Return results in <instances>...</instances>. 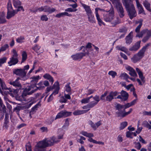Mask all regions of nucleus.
<instances>
[{
	"instance_id": "54",
	"label": "nucleus",
	"mask_w": 151,
	"mask_h": 151,
	"mask_svg": "<svg viewBox=\"0 0 151 151\" xmlns=\"http://www.w3.org/2000/svg\"><path fill=\"white\" fill-rule=\"evenodd\" d=\"M8 11L12 10V4L11 1L9 0L7 3Z\"/></svg>"
},
{
	"instance_id": "34",
	"label": "nucleus",
	"mask_w": 151,
	"mask_h": 151,
	"mask_svg": "<svg viewBox=\"0 0 151 151\" xmlns=\"http://www.w3.org/2000/svg\"><path fill=\"white\" fill-rule=\"evenodd\" d=\"M136 69L137 72L138 74L139 77L141 78L142 81H143L144 79V78L143 76L142 72L138 68H136Z\"/></svg>"
},
{
	"instance_id": "55",
	"label": "nucleus",
	"mask_w": 151,
	"mask_h": 151,
	"mask_svg": "<svg viewBox=\"0 0 151 151\" xmlns=\"http://www.w3.org/2000/svg\"><path fill=\"white\" fill-rule=\"evenodd\" d=\"M77 10V9H73L71 8H69L67 9H66L65 10V12H75Z\"/></svg>"
},
{
	"instance_id": "37",
	"label": "nucleus",
	"mask_w": 151,
	"mask_h": 151,
	"mask_svg": "<svg viewBox=\"0 0 151 151\" xmlns=\"http://www.w3.org/2000/svg\"><path fill=\"white\" fill-rule=\"evenodd\" d=\"M22 62H24L26 60L27 58V54L26 52L25 51H23L22 52Z\"/></svg>"
},
{
	"instance_id": "6",
	"label": "nucleus",
	"mask_w": 151,
	"mask_h": 151,
	"mask_svg": "<svg viewBox=\"0 0 151 151\" xmlns=\"http://www.w3.org/2000/svg\"><path fill=\"white\" fill-rule=\"evenodd\" d=\"M150 45V44L148 43L143 47L137 54L134 55L131 58V61L134 63L139 61L144 57L145 52Z\"/></svg>"
},
{
	"instance_id": "24",
	"label": "nucleus",
	"mask_w": 151,
	"mask_h": 151,
	"mask_svg": "<svg viewBox=\"0 0 151 151\" xmlns=\"http://www.w3.org/2000/svg\"><path fill=\"white\" fill-rule=\"evenodd\" d=\"M140 42L141 41L137 42L132 47L129 48V50L131 51H136L137 50L140 48Z\"/></svg>"
},
{
	"instance_id": "26",
	"label": "nucleus",
	"mask_w": 151,
	"mask_h": 151,
	"mask_svg": "<svg viewBox=\"0 0 151 151\" xmlns=\"http://www.w3.org/2000/svg\"><path fill=\"white\" fill-rule=\"evenodd\" d=\"M1 111L3 113L6 112V108L3 104L2 100L0 97V112Z\"/></svg>"
},
{
	"instance_id": "46",
	"label": "nucleus",
	"mask_w": 151,
	"mask_h": 151,
	"mask_svg": "<svg viewBox=\"0 0 151 151\" xmlns=\"http://www.w3.org/2000/svg\"><path fill=\"white\" fill-rule=\"evenodd\" d=\"M13 4L14 7L16 8L19 7L21 4V2L18 0H17L16 1H14V2H13Z\"/></svg>"
},
{
	"instance_id": "44",
	"label": "nucleus",
	"mask_w": 151,
	"mask_h": 151,
	"mask_svg": "<svg viewBox=\"0 0 151 151\" xmlns=\"http://www.w3.org/2000/svg\"><path fill=\"white\" fill-rule=\"evenodd\" d=\"M65 90L68 93H70L71 91V88L68 84H67L65 86Z\"/></svg>"
},
{
	"instance_id": "58",
	"label": "nucleus",
	"mask_w": 151,
	"mask_h": 151,
	"mask_svg": "<svg viewBox=\"0 0 151 151\" xmlns=\"http://www.w3.org/2000/svg\"><path fill=\"white\" fill-rule=\"evenodd\" d=\"M144 35H145L144 30L142 31L140 33H138L136 35V37H142Z\"/></svg>"
},
{
	"instance_id": "10",
	"label": "nucleus",
	"mask_w": 151,
	"mask_h": 151,
	"mask_svg": "<svg viewBox=\"0 0 151 151\" xmlns=\"http://www.w3.org/2000/svg\"><path fill=\"white\" fill-rule=\"evenodd\" d=\"M115 5L120 17H123L124 16V10L119 0H110Z\"/></svg>"
},
{
	"instance_id": "43",
	"label": "nucleus",
	"mask_w": 151,
	"mask_h": 151,
	"mask_svg": "<svg viewBox=\"0 0 151 151\" xmlns=\"http://www.w3.org/2000/svg\"><path fill=\"white\" fill-rule=\"evenodd\" d=\"M91 108H92V107L91 106L90 104H88L86 105L83 106L82 107V108L83 109H86V110H82V111H86V113Z\"/></svg>"
},
{
	"instance_id": "5",
	"label": "nucleus",
	"mask_w": 151,
	"mask_h": 151,
	"mask_svg": "<svg viewBox=\"0 0 151 151\" xmlns=\"http://www.w3.org/2000/svg\"><path fill=\"white\" fill-rule=\"evenodd\" d=\"M37 85V86L35 85H33L27 87L24 89V94L25 95H29L34 92L36 90L37 88L39 89H41L45 87L43 82L42 81L40 82Z\"/></svg>"
},
{
	"instance_id": "57",
	"label": "nucleus",
	"mask_w": 151,
	"mask_h": 151,
	"mask_svg": "<svg viewBox=\"0 0 151 151\" xmlns=\"http://www.w3.org/2000/svg\"><path fill=\"white\" fill-rule=\"evenodd\" d=\"M40 48V47L37 45H35L33 47L32 49L34 51H36L38 50Z\"/></svg>"
},
{
	"instance_id": "39",
	"label": "nucleus",
	"mask_w": 151,
	"mask_h": 151,
	"mask_svg": "<svg viewBox=\"0 0 151 151\" xmlns=\"http://www.w3.org/2000/svg\"><path fill=\"white\" fill-rule=\"evenodd\" d=\"M119 77L122 79L127 80L128 78V76L126 73L124 72L120 74Z\"/></svg>"
},
{
	"instance_id": "36",
	"label": "nucleus",
	"mask_w": 151,
	"mask_h": 151,
	"mask_svg": "<svg viewBox=\"0 0 151 151\" xmlns=\"http://www.w3.org/2000/svg\"><path fill=\"white\" fill-rule=\"evenodd\" d=\"M116 48L117 49L121 50L125 53H127L128 50L126 47L122 46H116Z\"/></svg>"
},
{
	"instance_id": "35",
	"label": "nucleus",
	"mask_w": 151,
	"mask_h": 151,
	"mask_svg": "<svg viewBox=\"0 0 151 151\" xmlns=\"http://www.w3.org/2000/svg\"><path fill=\"white\" fill-rule=\"evenodd\" d=\"M86 111L82 110H77L75 111L73 113L74 115H78L83 114L86 113Z\"/></svg>"
},
{
	"instance_id": "48",
	"label": "nucleus",
	"mask_w": 151,
	"mask_h": 151,
	"mask_svg": "<svg viewBox=\"0 0 151 151\" xmlns=\"http://www.w3.org/2000/svg\"><path fill=\"white\" fill-rule=\"evenodd\" d=\"M108 74L111 76L113 78H114L117 75V73L115 71L111 70L108 72Z\"/></svg>"
},
{
	"instance_id": "29",
	"label": "nucleus",
	"mask_w": 151,
	"mask_h": 151,
	"mask_svg": "<svg viewBox=\"0 0 151 151\" xmlns=\"http://www.w3.org/2000/svg\"><path fill=\"white\" fill-rule=\"evenodd\" d=\"M80 134L85 136L89 138L91 137L94 136V135L93 133H88L87 132L84 131H81Z\"/></svg>"
},
{
	"instance_id": "61",
	"label": "nucleus",
	"mask_w": 151,
	"mask_h": 151,
	"mask_svg": "<svg viewBox=\"0 0 151 151\" xmlns=\"http://www.w3.org/2000/svg\"><path fill=\"white\" fill-rule=\"evenodd\" d=\"M64 16V12L56 14L55 15V17L58 18H60L61 17H63Z\"/></svg>"
},
{
	"instance_id": "28",
	"label": "nucleus",
	"mask_w": 151,
	"mask_h": 151,
	"mask_svg": "<svg viewBox=\"0 0 151 151\" xmlns=\"http://www.w3.org/2000/svg\"><path fill=\"white\" fill-rule=\"evenodd\" d=\"M43 77L45 79L48 80L52 84L53 83L54 81L53 78L49 74H45L43 75Z\"/></svg>"
},
{
	"instance_id": "18",
	"label": "nucleus",
	"mask_w": 151,
	"mask_h": 151,
	"mask_svg": "<svg viewBox=\"0 0 151 151\" xmlns=\"http://www.w3.org/2000/svg\"><path fill=\"white\" fill-rule=\"evenodd\" d=\"M71 93H69L66 94L65 93L64 94V96H62L60 97L59 100V102L62 103H65L67 102V100L71 99L70 95Z\"/></svg>"
},
{
	"instance_id": "17",
	"label": "nucleus",
	"mask_w": 151,
	"mask_h": 151,
	"mask_svg": "<svg viewBox=\"0 0 151 151\" xmlns=\"http://www.w3.org/2000/svg\"><path fill=\"white\" fill-rule=\"evenodd\" d=\"M144 32L145 36L143 39L142 41L144 42H145L151 37V29L150 30L145 29L144 30Z\"/></svg>"
},
{
	"instance_id": "51",
	"label": "nucleus",
	"mask_w": 151,
	"mask_h": 151,
	"mask_svg": "<svg viewBox=\"0 0 151 151\" xmlns=\"http://www.w3.org/2000/svg\"><path fill=\"white\" fill-rule=\"evenodd\" d=\"M25 148L26 151H32L31 145L29 143L26 145Z\"/></svg>"
},
{
	"instance_id": "41",
	"label": "nucleus",
	"mask_w": 151,
	"mask_h": 151,
	"mask_svg": "<svg viewBox=\"0 0 151 151\" xmlns=\"http://www.w3.org/2000/svg\"><path fill=\"white\" fill-rule=\"evenodd\" d=\"M25 38L23 36H20L16 39V42L18 43H22L24 42Z\"/></svg>"
},
{
	"instance_id": "31",
	"label": "nucleus",
	"mask_w": 151,
	"mask_h": 151,
	"mask_svg": "<svg viewBox=\"0 0 151 151\" xmlns=\"http://www.w3.org/2000/svg\"><path fill=\"white\" fill-rule=\"evenodd\" d=\"M92 97V96L91 95L89 97L85 98L81 100V103L82 104H86L88 103H89L90 101V99H91V98Z\"/></svg>"
},
{
	"instance_id": "45",
	"label": "nucleus",
	"mask_w": 151,
	"mask_h": 151,
	"mask_svg": "<svg viewBox=\"0 0 151 151\" xmlns=\"http://www.w3.org/2000/svg\"><path fill=\"white\" fill-rule=\"evenodd\" d=\"M108 92L107 91H106L104 93L102 94L100 97V99L104 101H106V97Z\"/></svg>"
},
{
	"instance_id": "2",
	"label": "nucleus",
	"mask_w": 151,
	"mask_h": 151,
	"mask_svg": "<svg viewBox=\"0 0 151 151\" xmlns=\"http://www.w3.org/2000/svg\"><path fill=\"white\" fill-rule=\"evenodd\" d=\"M54 137L45 138L38 142L34 149L35 151H46L47 147L52 145L55 142L58 141Z\"/></svg>"
},
{
	"instance_id": "62",
	"label": "nucleus",
	"mask_w": 151,
	"mask_h": 151,
	"mask_svg": "<svg viewBox=\"0 0 151 151\" xmlns=\"http://www.w3.org/2000/svg\"><path fill=\"white\" fill-rule=\"evenodd\" d=\"M117 139L119 142H122L123 140L122 135L121 134L119 135L117 137Z\"/></svg>"
},
{
	"instance_id": "25",
	"label": "nucleus",
	"mask_w": 151,
	"mask_h": 151,
	"mask_svg": "<svg viewBox=\"0 0 151 151\" xmlns=\"http://www.w3.org/2000/svg\"><path fill=\"white\" fill-rule=\"evenodd\" d=\"M28 104L26 106L27 108H29L34 103L36 102V99L33 97H31L28 99Z\"/></svg>"
},
{
	"instance_id": "38",
	"label": "nucleus",
	"mask_w": 151,
	"mask_h": 151,
	"mask_svg": "<svg viewBox=\"0 0 151 151\" xmlns=\"http://www.w3.org/2000/svg\"><path fill=\"white\" fill-rule=\"evenodd\" d=\"M7 58L5 57L0 58V67L2 66L3 64L6 62Z\"/></svg>"
},
{
	"instance_id": "12",
	"label": "nucleus",
	"mask_w": 151,
	"mask_h": 151,
	"mask_svg": "<svg viewBox=\"0 0 151 151\" xmlns=\"http://www.w3.org/2000/svg\"><path fill=\"white\" fill-rule=\"evenodd\" d=\"M72 112H69L66 110L62 111L59 113L56 116L55 119H60L63 117H66L71 115Z\"/></svg>"
},
{
	"instance_id": "4",
	"label": "nucleus",
	"mask_w": 151,
	"mask_h": 151,
	"mask_svg": "<svg viewBox=\"0 0 151 151\" xmlns=\"http://www.w3.org/2000/svg\"><path fill=\"white\" fill-rule=\"evenodd\" d=\"M122 3L128 12L131 19L135 17L137 15L135 8L131 0H122Z\"/></svg>"
},
{
	"instance_id": "59",
	"label": "nucleus",
	"mask_w": 151,
	"mask_h": 151,
	"mask_svg": "<svg viewBox=\"0 0 151 151\" xmlns=\"http://www.w3.org/2000/svg\"><path fill=\"white\" fill-rule=\"evenodd\" d=\"M110 93L112 96V97H113V98H114V97L116 96L119 93V92H118L116 91H111Z\"/></svg>"
},
{
	"instance_id": "47",
	"label": "nucleus",
	"mask_w": 151,
	"mask_h": 151,
	"mask_svg": "<svg viewBox=\"0 0 151 151\" xmlns=\"http://www.w3.org/2000/svg\"><path fill=\"white\" fill-rule=\"evenodd\" d=\"M106 96V101H110L114 98L112 97V96L110 93H109V94L108 95Z\"/></svg>"
},
{
	"instance_id": "23",
	"label": "nucleus",
	"mask_w": 151,
	"mask_h": 151,
	"mask_svg": "<svg viewBox=\"0 0 151 151\" xmlns=\"http://www.w3.org/2000/svg\"><path fill=\"white\" fill-rule=\"evenodd\" d=\"M18 12L17 10H10L8 11L6 18L9 19L12 17L14 16Z\"/></svg>"
},
{
	"instance_id": "40",
	"label": "nucleus",
	"mask_w": 151,
	"mask_h": 151,
	"mask_svg": "<svg viewBox=\"0 0 151 151\" xmlns=\"http://www.w3.org/2000/svg\"><path fill=\"white\" fill-rule=\"evenodd\" d=\"M39 105V104H37L32 108L29 114V116H30L31 118L32 117L31 113L37 110V109L38 108Z\"/></svg>"
},
{
	"instance_id": "11",
	"label": "nucleus",
	"mask_w": 151,
	"mask_h": 151,
	"mask_svg": "<svg viewBox=\"0 0 151 151\" xmlns=\"http://www.w3.org/2000/svg\"><path fill=\"white\" fill-rule=\"evenodd\" d=\"M100 101V98L98 95H96L94 96H92V97L90 99V101L88 104L92 108L96 105Z\"/></svg>"
},
{
	"instance_id": "13",
	"label": "nucleus",
	"mask_w": 151,
	"mask_h": 151,
	"mask_svg": "<svg viewBox=\"0 0 151 151\" xmlns=\"http://www.w3.org/2000/svg\"><path fill=\"white\" fill-rule=\"evenodd\" d=\"M121 95L118 96L117 97L114 99H120L122 101H125L128 99L129 95L125 91L122 90L120 93Z\"/></svg>"
},
{
	"instance_id": "1",
	"label": "nucleus",
	"mask_w": 151,
	"mask_h": 151,
	"mask_svg": "<svg viewBox=\"0 0 151 151\" xmlns=\"http://www.w3.org/2000/svg\"><path fill=\"white\" fill-rule=\"evenodd\" d=\"M29 65H26L24 67L23 69H17L13 70L14 73L18 75L19 77L17 78L14 81H10L9 82L10 84L14 86L19 88L21 89L22 88V86L19 81V79L25 80L26 79V75L27 70L29 68Z\"/></svg>"
},
{
	"instance_id": "42",
	"label": "nucleus",
	"mask_w": 151,
	"mask_h": 151,
	"mask_svg": "<svg viewBox=\"0 0 151 151\" xmlns=\"http://www.w3.org/2000/svg\"><path fill=\"white\" fill-rule=\"evenodd\" d=\"M127 125V122H124L121 123L120 124L119 129L121 130L124 129Z\"/></svg>"
},
{
	"instance_id": "14",
	"label": "nucleus",
	"mask_w": 151,
	"mask_h": 151,
	"mask_svg": "<svg viewBox=\"0 0 151 151\" xmlns=\"http://www.w3.org/2000/svg\"><path fill=\"white\" fill-rule=\"evenodd\" d=\"M125 68L127 70L129 71V74L131 76L136 77L137 76L135 70L132 67L126 65H125Z\"/></svg>"
},
{
	"instance_id": "63",
	"label": "nucleus",
	"mask_w": 151,
	"mask_h": 151,
	"mask_svg": "<svg viewBox=\"0 0 151 151\" xmlns=\"http://www.w3.org/2000/svg\"><path fill=\"white\" fill-rule=\"evenodd\" d=\"M9 47V45L7 44H6L2 46L1 48L2 49V51H4L6 50Z\"/></svg>"
},
{
	"instance_id": "22",
	"label": "nucleus",
	"mask_w": 151,
	"mask_h": 151,
	"mask_svg": "<svg viewBox=\"0 0 151 151\" xmlns=\"http://www.w3.org/2000/svg\"><path fill=\"white\" fill-rule=\"evenodd\" d=\"M133 32H131L125 38L126 42L127 44L129 45L132 42Z\"/></svg>"
},
{
	"instance_id": "8",
	"label": "nucleus",
	"mask_w": 151,
	"mask_h": 151,
	"mask_svg": "<svg viewBox=\"0 0 151 151\" xmlns=\"http://www.w3.org/2000/svg\"><path fill=\"white\" fill-rule=\"evenodd\" d=\"M124 106L118 104L116 106V110H118L116 113L119 116L124 117L130 114L132 111V109H130L128 111L126 112L125 109H123Z\"/></svg>"
},
{
	"instance_id": "60",
	"label": "nucleus",
	"mask_w": 151,
	"mask_h": 151,
	"mask_svg": "<svg viewBox=\"0 0 151 151\" xmlns=\"http://www.w3.org/2000/svg\"><path fill=\"white\" fill-rule=\"evenodd\" d=\"M40 130L42 132H47L48 131L47 127H44L40 128Z\"/></svg>"
},
{
	"instance_id": "52",
	"label": "nucleus",
	"mask_w": 151,
	"mask_h": 151,
	"mask_svg": "<svg viewBox=\"0 0 151 151\" xmlns=\"http://www.w3.org/2000/svg\"><path fill=\"white\" fill-rule=\"evenodd\" d=\"M95 91V90L94 89H89L87 90V93L86 95L87 96L89 95L94 92Z\"/></svg>"
},
{
	"instance_id": "33",
	"label": "nucleus",
	"mask_w": 151,
	"mask_h": 151,
	"mask_svg": "<svg viewBox=\"0 0 151 151\" xmlns=\"http://www.w3.org/2000/svg\"><path fill=\"white\" fill-rule=\"evenodd\" d=\"M11 57L18 58V54L17 52L15 49H13L11 51Z\"/></svg>"
},
{
	"instance_id": "3",
	"label": "nucleus",
	"mask_w": 151,
	"mask_h": 151,
	"mask_svg": "<svg viewBox=\"0 0 151 151\" xmlns=\"http://www.w3.org/2000/svg\"><path fill=\"white\" fill-rule=\"evenodd\" d=\"M104 19L105 22H110L113 27L115 26L120 22L119 18L114 16V12L112 10L107 14L104 15Z\"/></svg>"
},
{
	"instance_id": "7",
	"label": "nucleus",
	"mask_w": 151,
	"mask_h": 151,
	"mask_svg": "<svg viewBox=\"0 0 151 151\" xmlns=\"http://www.w3.org/2000/svg\"><path fill=\"white\" fill-rule=\"evenodd\" d=\"M81 5L86 12L88 21L91 23H95L96 20L90 7L83 3H81Z\"/></svg>"
},
{
	"instance_id": "19",
	"label": "nucleus",
	"mask_w": 151,
	"mask_h": 151,
	"mask_svg": "<svg viewBox=\"0 0 151 151\" xmlns=\"http://www.w3.org/2000/svg\"><path fill=\"white\" fill-rule=\"evenodd\" d=\"M52 89H55L52 93V95H55L58 93V91L60 89L59 84L58 81L55 82L52 86Z\"/></svg>"
},
{
	"instance_id": "56",
	"label": "nucleus",
	"mask_w": 151,
	"mask_h": 151,
	"mask_svg": "<svg viewBox=\"0 0 151 151\" xmlns=\"http://www.w3.org/2000/svg\"><path fill=\"white\" fill-rule=\"evenodd\" d=\"M41 20L43 21H47L48 20V18L46 15H44L41 16Z\"/></svg>"
},
{
	"instance_id": "15",
	"label": "nucleus",
	"mask_w": 151,
	"mask_h": 151,
	"mask_svg": "<svg viewBox=\"0 0 151 151\" xmlns=\"http://www.w3.org/2000/svg\"><path fill=\"white\" fill-rule=\"evenodd\" d=\"M135 1L136 2L137 6L138 9V14H142L144 15H145V13L142 4L140 3L139 1L138 0H135Z\"/></svg>"
},
{
	"instance_id": "27",
	"label": "nucleus",
	"mask_w": 151,
	"mask_h": 151,
	"mask_svg": "<svg viewBox=\"0 0 151 151\" xmlns=\"http://www.w3.org/2000/svg\"><path fill=\"white\" fill-rule=\"evenodd\" d=\"M143 20L142 19H139L138 21H137L136 22V24L139 23V24L136 27L135 29V32H139L140 31V28L142 24Z\"/></svg>"
},
{
	"instance_id": "16",
	"label": "nucleus",
	"mask_w": 151,
	"mask_h": 151,
	"mask_svg": "<svg viewBox=\"0 0 151 151\" xmlns=\"http://www.w3.org/2000/svg\"><path fill=\"white\" fill-rule=\"evenodd\" d=\"M88 54V52H85V53L81 52L72 55L71 57L73 60H76L81 59L86 54Z\"/></svg>"
},
{
	"instance_id": "21",
	"label": "nucleus",
	"mask_w": 151,
	"mask_h": 151,
	"mask_svg": "<svg viewBox=\"0 0 151 151\" xmlns=\"http://www.w3.org/2000/svg\"><path fill=\"white\" fill-rule=\"evenodd\" d=\"M18 62V58H14L11 57L9 58V60L8 62V63L9 66L15 65Z\"/></svg>"
},
{
	"instance_id": "30",
	"label": "nucleus",
	"mask_w": 151,
	"mask_h": 151,
	"mask_svg": "<svg viewBox=\"0 0 151 151\" xmlns=\"http://www.w3.org/2000/svg\"><path fill=\"white\" fill-rule=\"evenodd\" d=\"M143 4L145 8L148 11H151L150 4L147 1L145 0L143 2Z\"/></svg>"
},
{
	"instance_id": "32",
	"label": "nucleus",
	"mask_w": 151,
	"mask_h": 151,
	"mask_svg": "<svg viewBox=\"0 0 151 151\" xmlns=\"http://www.w3.org/2000/svg\"><path fill=\"white\" fill-rule=\"evenodd\" d=\"M96 19L98 21V24L99 25L101 26L102 24L104 25H105L104 23L103 22V21L100 18L99 15V14H97V13L96 15Z\"/></svg>"
},
{
	"instance_id": "9",
	"label": "nucleus",
	"mask_w": 151,
	"mask_h": 151,
	"mask_svg": "<svg viewBox=\"0 0 151 151\" xmlns=\"http://www.w3.org/2000/svg\"><path fill=\"white\" fill-rule=\"evenodd\" d=\"M56 10V9L53 8L45 6H41L39 8H35V9H33L32 11L35 13L37 12L43 11L45 12L48 13L49 14H51Z\"/></svg>"
},
{
	"instance_id": "64",
	"label": "nucleus",
	"mask_w": 151,
	"mask_h": 151,
	"mask_svg": "<svg viewBox=\"0 0 151 151\" xmlns=\"http://www.w3.org/2000/svg\"><path fill=\"white\" fill-rule=\"evenodd\" d=\"M143 114L144 115L151 116V111H144L143 112Z\"/></svg>"
},
{
	"instance_id": "49",
	"label": "nucleus",
	"mask_w": 151,
	"mask_h": 151,
	"mask_svg": "<svg viewBox=\"0 0 151 151\" xmlns=\"http://www.w3.org/2000/svg\"><path fill=\"white\" fill-rule=\"evenodd\" d=\"M20 110V108L19 106H17L14 109V111H15L17 115L19 116L20 119H22L21 118L19 114V111Z\"/></svg>"
},
{
	"instance_id": "53",
	"label": "nucleus",
	"mask_w": 151,
	"mask_h": 151,
	"mask_svg": "<svg viewBox=\"0 0 151 151\" xmlns=\"http://www.w3.org/2000/svg\"><path fill=\"white\" fill-rule=\"evenodd\" d=\"M0 85L3 89H8V88L6 87L4 83L2 81L0 82Z\"/></svg>"
},
{
	"instance_id": "20",
	"label": "nucleus",
	"mask_w": 151,
	"mask_h": 151,
	"mask_svg": "<svg viewBox=\"0 0 151 151\" xmlns=\"http://www.w3.org/2000/svg\"><path fill=\"white\" fill-rule=\"evenodd\" d=\"M88 124L91 125L93 130H95L101 124V121H99L94 124L92 121H88Z\"/></svg>"
},
{
	"instance_id": "50",
	"label": "nucleus",
	"mask_w": 151,
	"mask_h": 151,
	"mask_svg": "<svg viewBox=\"0 0 151 151\" xmlns=\"http://www.w3.org/2000/svg\"><path fill=\"white\" fill-rule=\"evenodd\" d=\"M91 47V44L90 43H88L86 46V47H84L83 46H82L80 47V50H81L83 48V50H86V49L87 48H90ZM85 51V50H84Z\"/></svg>"
}]
</instances>
